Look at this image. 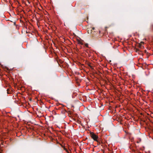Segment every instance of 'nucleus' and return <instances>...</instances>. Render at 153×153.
<instances>
[{
  "mask_svg": "<svg viewBox=\"0 0 153 153\" xmlns=\"http://www.w3.org/2000/svg\"><path fill=\"white\" fill-rule=\"evenodd\" d=\"M145 152L146 153H149V151H147V152L146 151Z\"/></svg>",
  "mask_w": 153,
  "mask_h": 153,
  "instance_id": "39448f33",
  "label": "nucleus"
},
{
  "mask_svg": "<svg viewBox=\"0 0 153 153\" xmlns=\"http://www.w3.org/2000/svg\"><path fill=\"white\" fill-rule=\"evenodd\" d=\"M146 50H145V51L144 50V52L146 53Z\"/></svg>",
  "mask_w": 153,
  "mask_h": 153,
  "instance_id": "423d86ee",
  "label": "nucleus"
},
{
  "mask_svg": "<svg viewBox=\"0 0 153 153\" xmlns=\"http://www.w3.org/2000/svg\"><path fill=\"white\" fill-rule=\"evenodd\" d=\"M90 136L92 139H93L94 141H97L98 137L97 135L95 134L93 132H91L90 134Z\"/></svg>",
  "mask_w": 153,
  "mask_h": 153,
  "instance_id": "f257e3e1",
  "label": "nucleus"
},
{
  "mask_svg": "<svg viewBox=\"0 0 153 153\" xmlns=\"http://www.w3.org/2000/svg\"><path fill=\"white\" fill-rule=\"evenodd\" d=\"M143 59L142 58H140L138 60V63L140 65L139 66L141 67L142 68L143 66Z\"/></svg>",
  "mask_w": 153,
  "mask_h": 153,
  "instance_id": "f03ea898",
  "label": "nucleus"
},
{
  "mask_svg": "<svg viewBox=\"0 0 153 153\" xmlns=\"http://www.w3.org/2000/svg\"><path fill=\"white\" fill-rule=\"evenodd\" d=\"M145 114H146V112H145V113L144 112V115H145Z\"/></svg>",
  "mask_w": 153,
  "mask_h": 153,
  "instance_id": "0eeeda50",
  "label": "nucleus"
},
{
  "mask_svg": "<svg viewBox=\"0 0 153 153\" xmlns=\"http://www.w3.org/2000/svg\"><path fill=\"white\" fill-rule=\"evenodd\" d=\"M137 143H139V141H137Z\"/></svg>",
  "mask_w": 153,
  "mask_h": 153,
  "instance_id": "6e6552de",
  "label": "nucleus"
},
{
  "mask_svg": "<svg viewBox=\"0 0 153 153\" xmlns=\"http://www.w3.org/2000/svg\"><path fill=\"white\" fill-rule=\"evenodd\" d=\"M85 46H86L87 47H88V45L87 43H86L85 44Z\"/></svg>",
  "mask_w": 153,
  "mask_h": 153,
  "instance_id": "20e7f679",
  "label": "nucleus"
},
{
  "mask_svg": "<svg viewBox=\"0 0 153 153\" xmlns=\"http://www.w3.org/2000/svg\"><path fill=\"white\" fill-rule=\"evenodd\" d=\"M77 41L78 44L82 45L83 44V42L81 39L79 38L77 39Z\"/></svg>",
  "mask_w": 153,
  "mask_h": 153,
  "instance_id": "7ed1b4c3",
  "label": "nucleus"
}]
</instances>
